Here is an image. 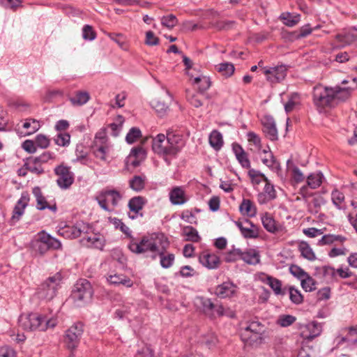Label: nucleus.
<instances>
[{"label": "nucleus", "instance_id": "nucleus-1", "mask_svg": "<svg viewBox=\"0 0 357 357\" xmlns=\"http://www.w3.org/2000/svg\"><path fill=\"white\" fill-rule=\"evenodd\" d=\"M353 86L334 87L316 86L313 91V100L319 107H333L338 103L348 100L352 91L357 88V79H352Z\"/></svg>", "mask_w": 357, "mask_h": 357}, {"label": "nucleus", "instance_id": "nucleus-2", "mask_svg": "<svg viewBox=\"0 0 357 357\" xmlns=\"http://www.w3.org/2000/svg\"><path fill=\"white\" fill-rule=\"evenodd\" d=\"M169 245L167 237L161 233L153 234L144 237L140 242H131L128 248L131 252L136 254L151 252L152 259L157 257L158 252L166 250Z\"/></svg>", "mask_w": 357, "mask_h": 357}, {"label": "nucleus", "instance_id": "nucleus-3", "mask_svg": "<svg viewBox=\"0 0 357 357\" xmlns=\"http://www.w3.org/2000/svg\"><path fill=\"white\" fill-rule=\"evenodd\" d=\"M18 324L24 331H46L54 328L57 324V319L55 317L46 319L38 313H30L22 314L19 317Z\"/></svg>", "mask_w": 357, "mask_h": 357}, {"label": "nucleus", "instance_id": "nucleus-4", "mask_svg": "<svg viewBox=\"0 0 357 357\" xmlns=\"http://www.w3.org/2000/svg\"><path fill=\"white\" fill-rule=\"evenodd\" d=\"M123 196L121 192L115 189L105 188L98 192L95 199L99 206L106 211H112L113 208H109L110 203L113 208L118 206Z\"/></svg>", "mask_w": 357, "mask_h": 357}, {"label": "nucleus", "instance_id": "nucleus-5", "mask_svg": "<svg viewBox=\"0 0 357 357\" xmlns=\"http://www.w3.org/2000/svg\"><path fill=\"white\" fill-rule=\"evenodd\" d=\"M93 294L91 283L86 279H80L74 285L71 296L73 299L81 305L89 302Z\"/></svg>", "mask_w": 357, "mask_h": 357}, {"label": "nucleus", "instance_id": "nucleus-6", "mask_svg": "<svg viewBox=\"0 0 357 357\" xmlns=\"http://www.w3.org/2000/svg\"><path fill=\"white\" fill-rule=\"evenodd\" d=\"M61 280V275L59 273L49 277L39 287L37 292L38 298L47 301L52 300L56 296Z\"/></svg>", "mask_w": 357, "mask_h": 357}, {"label": "nucleus", "instance_id": "nucleus-7", "mask_svg": "<svg viewBox=\"0 0 357 357\" xmlns=\"http://www.w3.org/2000/svg\"><path fill=\"white\" fill-rule=\"evenodd\" d=\"M262 332L263 326L257 321H252L242 330L241 336L243 342L252 344L261 339Z\"/></svg>", "mask_w": 357, "mask_h": 357}, {"label": "nucleus", "instance_id": "nucleus-8", "mask_svg": "<svg viewBox=\"0 0 357 357\" xmlns=\"http://www.w3.org/2000/svg\"><path fill=\"white\" fill-rule=\"evenodd\" d=\"M83 333L82 324L77 323L71 326L65 333L64 343L70 350L75 349Z\"/></svg>", "mask_w": 357, "mask_h": 357}, {"label": "nucleus", "instance_id": "nucleus-9", "mask_svg": "<svg viewBox=\"0 0 357 357\" xmlns=\"http://www.w3.org/2000/svg\"><path fill=\"white\" fill-rule=\"evenodd\" d=\"M197 304L200 306L203 312L209 317H221L226 314L225 310L222 305H215L210 298L198 297Z\"/></svg>", "mask_w": 357, "mask_h": 357}, {"label": "nucleus", "instance_id": "nucleus-10", "mask_svg": "<svg viewBox=\"0 0 357 357\" xmlns=\"http://www.w3.org/2000/svg\"><path fill=\"white\" fill-rule=\"evenodd\" d=\"M93 151L96 158L101 160H106L107 153L109 151V144L106 133L104 131L98 132L95 137Z\"/></svg>", "mask_w": 357, "mask_h": 357}, {"label": "nucleus", "instance_id": "nucleus-11", "mask_svg": "<svg viewBox=\"0 0 357 357\" xmlns=\"http://www.w3.org/2000/svg\"><path fill=\"white\" fill-rule=\"evenodd\" d=\"M54 172L58 176L56 183L61 188L67 189L73 183V174L69 167L59 165L55 168Z\"/></svg>", "mask_w": 357, "mask_h": 357}, {"label": "nucleus", "instance_id": "nucleus-12", "mask_svg": "<svg viewBox=\"0 0 357 357\" xmlns=\"http://www.w3.org/2000/svg\"><path fill=\"white\" fill-rule=\"evenodd\" d=\"M287 66L284 65L263 68V73L266 75L267 81L271 83H278L282 81L287 75Z\"/></svg>", "mask_w": 357, "mask_h": 357}, {"label": "nucleus", "instance_id": "nucleus-13", "mask_svg": "<svg viewBox=\"0 0 357 357\" xmlns=\"http://www.w3.org/2000/svg\"><path fill=\"white\" fill-rule=\"evenodd\" d=\"M235 225L241 231V234L245 238H257L259 236V227L250 220L236 221Z\"/></svg>", "mask_w": 357, "mask_h": 357}, {"label": "nucleus", "instance_id": "nucleus-14", "mask_svg": "<svg viewBox=\"0 0 357 357\" xmlns=\"http://www.w3.org/2000/svg\"><path fill=\"white\" fill-rule=\"evenodd\" d=\"M91 230L88 224L83 222H78L72 227H66L60 233L62 236L66 238H77L88 234V231Z\"/></svg>", "mask_w": 357, "mask_h": 357}, {"label": "nucleus", "instance_id": "nucleus-15", "mask_svg": "<svg viewBox=\"0 0 357 357\" xmlns=\"http://www.w3.org/2000/svg\"><path fill=\"white\" fill-rule=\"evenodd\" d=\"M238 287L231 281H226L218 285L215 289V294L220 298H231L236 296Z\"/></svg>", "mask_w": 357, "mask_h": 357}, {"label": "nucleus", "instance_id": "nucleus-16", "mask_svg": "<svg viewBox=\"0 0 357 357\" xmlns=\"http://www.w3.org/2000/svg\"><path fill=\"white\" fill-rule=\"evenodd\" d=\"M167 137L164 134H158L152 141L153 151L159 155H172Z\"/></svg>", "mask_w": 357, "mask_h": 357}, {"label": "nucleus", "instance_id": "nucleus-17", "mask_svg": "<svg viewBox=\"0 0 357 357\" xmlns=\"http://www.w3.org/2000/svg\"><path fill=\"white\" fill-rule=\"evenodd\" d=\"M84 234V236L81 238L80 243L82 245L87 248H93L96 249H102L104 246V241L101 235L90 232Z\"/></svg>", "mask_w": 357, "mask_h": 357}, {"label": "nucleus", "instance_id": "nucleus-18", "mask_svg": "<svg viewBox=\"0 0 357 357\" xmlns=\"http://www.w3.org/2000/svg\"><path fill=\"white\" fill-rule=\"evenodd\" d=\"M29 202V196L27 192H23L20 199L17 201L14 207L13 215L10 218L11 225H15L21 218L24 213V209Z\"/></svg>", "mask_w": 357, "mask_h": 357}, {"label": "nucleus", "instance_id": "nucleus-19", "mask_svg": "<svg viewBox=\"0 0 357 357\" xmlns=\"http://www.w3.org/2000/svg\"><path fill=\"white\" fill-rule=\"evenodd\" d=\"M324 175L321 172L312 173L307 177V185L303 186L300 189V193L304 197L309 195L307 192V187L311 189H316L319 188L323 182Z\"/></svg>", "mask_w": 357, "mask_h": 357}, {"label": "nucleus", "instance_id": "nucleus-20", "mask_svg": "<svg viewBox=\"0 0 357 357\" xmlns=\"http://www.w3.org/2000/svg\"><path fill=\"white\" fill-rule=\"evenodd\" d=\"M261 220L264 229L271 234H276L283 231V227L277 222L274 218L268 213L261 214Z\"/></svg>", "mask_w": 357, "mask_h": 357}, {"label": "nucleus", "instance_id": "nucleus-21", "mask_svg": "<svg viewBox=\"0 0 357 357\" xmlns=\"http://www.w3.org/2000/svg\"><path fill=\"white\" fill-rule=\"evenodd\" d=\"M199 261L204 266L209 269L218 268L220 263V258L208 250H204L200 253Z\"/></svg>", "mask_w": 357, "mask_h": 357}, {"label": "nucleus", "instance_id": "nucleus-22", "mask_svg": "<svg viewBox=\"0 0 357 357\" xmlns=\"http://www.w3.org/2000/svg\"><path fill=\"white\" fill-rule=\"evenodd\" d=\"M261 123L266 136L272 141L278 139V130L276 128L275 123L273 117L270 116H265L262 119Z\"/></svg>", "mask_w": 357, "mask_h": 357}, {"label": "nucleus", "instance_id": "nucleus-23", "mask_svg": "<svg viewBox=\"0 0 357 357\" xmlns=\"http://www.w3.org/2000/svg\"><path fill=\"white\" fill-rule=\"evenodd\" d=\"M145 156L146 151L142 147L133 148L126 159V165L137 167L145 158Z\"/></svg>", "mask_w": 357, "mask_h": 357}, {"label": "nucleus", "instance_id": "nucleus-24", "mask_svg": "<svg viewBox=\"0 0 357 357\" xmlns=\"http://www.w3.org/2000/svg\"><path fill=\"white\" fill-rule=\"evenodd\" d=\"M165 137H167L172 155H176L183 144L182 135L174 132H169Z\"/></svg>", "mask_w": 357, "mask_h": 357}, {"label": "nucleus", "instance_id": "nucleus-25", "mask_svg": "<svg viewBox=\"0 0 357 357\" xmlns=\"http://www.w3.org/2000/svg\"><path fill=\"white\" fill-rule=\"evenodd\" d=\"M169 201L173 205H183L188 199L184 189L181 186L174 187L169 192Z\"/></svg>", "mask_w": 357, "mask_h": 357}, {"label": "nucleus", "instance_id": "nucleus-26", "mask_svg": "<svg viewBox=\"0 0 357 357\" xmlns=\"http://www.w3.org/2000/svg\"><path fill=\"white\" fill-rule=\"evenodd\" d=\"M46 233L43 231L38 234L37 239L31 243V246L36 252L43 255L49 250L48 241L47 240Z\"/></svg>", "mask_w": 357, "mask_h": 357}, {"label": "nucleus", "instance_id": "nucleus-27", "mask_svg": "<svg viewBox=\"0 0 357 357\" xmlns=\"http://www.w3.org/2000/svg\"><path fill=\"white\" fill-rule=\"evenodd\" d=\"M322 327L321 324L317 322H312L308 324L305 329L302 331L301 335L304 339L312 340L319 336L321 333Z\"/></svg>", "mask_w": 357, "mask_h": 357}, {"label": "nucleus", "instance_id": "nucleus-28", "mask_svg": "<svg viewBox=\"0 0 357 357\" xmlns=\"http://www.w3.org/2000/svg\"><path fill=\"white\" fill-rule=\"evenodd\" d=\"M241 258L245 263L250 265H256L260 261L259 252L254 248H248L240 252Z\"/></svg>", "mask_w": 357, "mask_h": 357}, {"label": "nucleus", "instance_id": "nucleus-29", "mask_svg": "<svg viewBox=\"0 0 357 357\" xmlns=\"http://www.w3.org/2000/svg\"><path fill=\"white\" fill-rule=\"evenodd\" d=\"M239 211L243 215L255 217L257 215V209L253 202L248 199H243L239 206Z\"/></svg>", "mask_w": 357, "mask_h": 357}, {"label": "nucleus", "instance_id": "nucleus-30", "mask_svg": "<svg viewBox=\"0 0 357 357\" xmlns=\"http://www.w3.org/2000/svg\"><path fill=\"white\" fill-rule=\"evenodd\" d=\"M107 280L111 284H122L127 287H131L133 285L132 280L123 274H110L107 276Z\"/></svg>", "mask_w": 357, "mask_h": 357}, {"label": "nucleus", "instance_id": "nucleus-31", "mask_svg": "<svg viewBox=\"0 0 357 357\" xmlns=\"http://www.w3.org/2000/svg\"><path fill=\"white\" fill-rule=\"evenodd\" d=\"M287 171L290 172L292 179L296 183H301L304 181L305 176L301 170L294 165L291 160H288L287 162Z\"/></svg>", "mask_w": 357, "mask_h": 357}, {"label": "nucleus", "instance_id": "nucleus-32", "mask_svg": "<svg viewBox=\"0 0 357 357\" xmlns=\"http://www.w3.org/2000/svg\"><path fill=\"white\" fill-rule=\"evenodd\" d=\"M181 235L187 241L199 242L201 239L197 230L191 226H185L182 228Z\"/></svg>", "mask_w": 357, "mask_h": 357}, {"label": "nucleus", "instance_id": "nucleus-33", "mask_svg": "<svg viewBox=\"0 0 357 357\" xmlns=\"http://www.w3.org/2000/svg\"><path fill=\"white\" fill-rule=\"evenodd\" d=\"M335 38L337 41L340 43V47H344L351 44L357 39V33L350 31L344 33L337 34Z\"/></svg>", "mask_w": 357, "mask_h": 357}, {"label": "nucleus", "instance_id": "nucleus-34", "mask_svg": "<svg viewBox=\"0 0 357 357\" xmlns=\"http://www.w3.org/2000/svg\"><path fill=\"white\" fill-rule=\"evenodd\" d=\"M167 100H154L152 101V106L155 109V111L160 114H162L167 111L169 109V103L172 101V96H170L169 91H167Z\"/></svg>", "mask_w": 357, "mask_h": 357}, {"label": "nucleus", "instance_id": "nucleus-35", "mask_svg": "<svg viewBox=\"0 0 357 357\" xmlns=\"http://www.w3.org/2000/svg\"><path fill=\"white\" fill-rule=\"evenodd\" d=\"M298 250L303 258L309 261H314L316 259L315 253L307 242H300L298 244Z\"/></svg>", "mask_w": 357, "mask_h": 357}, {"label": "nucleus", "instance_id": "nucleus-36", "mask_svg": "<svg viewBox=\"0 0 357 357\" xmlns=\"http://www.w3.org/2000/svg\"><path fill=\"white\" fill-rule=\"evenodd\" d=\"M33 193L36 199L38 209L44 210L48 208L51 210H56V206H49L47 205L45 198L43 196L40 189L38 187H36L33 189Z\"/></svg>", "mask_w": 357, "mask_h": 357}, {"label": "nucleus", "instance_id": "nucleus-37", "mask_svg": "<svg viewBox=\"0 0 357 357\" xmlns=\"http://www.w3.org/2000/svg\"><path fill=\"white\" fill-rule=\"evenodd\" d=\"M90 99L89 93L86 91H77L70 98V101L74 106H81L86 104Z\"/></svg>", "mask_w": 357, "mask_h": 357}, {"label": "nucleus", "instance_id": "nucleus-38", "mask_svg": "<svg viewBox=\"0 0 357 357\" xmlns=\"http://www.w3.org/2000/svg\"><path fill=\"white\" fill-rule=\"evenodd\" d=\"M280 18L286 26L292 27L300 22L301 15L299 14L284 13Z\"/></svg>", "mask_w": 357, "mask_h": 357}, {"label": "nucleus", "instance_id": "nucleus-39", "mask_svg": "<svg viewBox=\"0 0 357 357\" xmlns=\"http://www.w3.org/2000/svg\"><path fill=\"white\" fill-rule=\"evenodd\" d=\"M209 144L215 150H220L223 145L222 134L216 130H213L209 135Z\"/></svg>", "mask_w": 357, "mask_h": 357}, {"label": "nucleus", "instance_id": "nucleus-40", "mask_svg": "<svg viewBox=\"0 0 357 357\" xmlns=\"http://www.w3.org/2000/svg\"><path fill=\"white\" fill-rule=\"evenodd\" d=\"M145 204L144 199L140 196L135 197L128 202V208L130 211L138 213Z\"/></svg>", "mask_w": 357, "mask_h": 357}, {"label": "nucleus", "instance_id": "nucleus-41", "mask_svg": "<svg viewBox=\"0 0 357 357\" xmlns=\"http://www.w3.org/2000/svg\"><path fill=\"white\" fill-rule=\"evenodd\" d=\"M157 256L160 258V265L164 268H168L171 267L174 261V255L172 253L166 254V250L162 252H158Z\"/></svg>", "mask_w": 357, "mask_h": 357}, {"label": "nucleus", "instance_id": "nucleus-42", "mask_svg": "<svg viewBox=\"0 0 357 357\" xmlns=\"http://www.w3.org/2000/svg\"><path fill=\"white\" fill-rule=\"evenodd\" d=\"M215 69L222 76H225L226 77L231 76L234 74L235 70L234 65L229 62H224L219 63L215 66Z\"/></svg>", "mask_w": 357, "mask_h": 357}, {"label": "nucleus", "instance_id": "nucleus-43", "mask_svg": "<svg viewBox=\"0 0 357 357\" xmlns=\"http://www.w3.org/2000/svg\"><path fill=\"white\" fill-rule=\"evenodd\" d=\"M193 84H197L200 92L203 93L211 86V81L209 77L204 75H198L195 77Z\"/></svg>", "mask_w": 357, "mask_h": 357}, {"label": "nucleus", "instance_id": "nucleus-44", "mask_svg": "<svg viewBox=\"0 0 357 357\" xmlns=\"http://www.w3.org/2000/svg\"><path fill=\"white\" fill-rule=\"evenodd\" d=\"M23 128L27 130L26 135H30L35 133L40 128V122L34 119H28L23 123Z\"/></svg>", "mask_w": 357, "mask_h": 357}, {"label": "nucleus", "instance_id": "nucleus-45", "mask_svg": "<svg viewBox=\"0 0 357 357\" xmlns=\"http://www.w3.org/2000/svg\"><path fill=\"white\" fill-rule=\"evenodd\" d=\"M321 271L323 277L327 282L337 281V271L333 267L325 266L321 268Z\"/></svg>", "mask_w": 357, "mask_h": 357}, {"label": "nucleus", "instance_id": "nucleus-46", "mask_svg": "<svg viewBox=\"0 0 357 357\" xmlns=\"http://www.w3.org/2000/svg\"><path fill=\"white\" fill-rule=\"evenodd\" d=\"M129 186L135 191L142 190L145 186V176H135L129 181Z\"/></svg>", "mask_w": 357, "mask_h": 357}, {"label": "nucleus", "instance_id": "nucleus-47", "mask_svg": "<svg viewBox=\"0 0 357 357\" xmlns=\"http://www.w3.org/2000/svg\"><path fill=\"white\" fill-rule=\"evenodd\" d=\"M40 165L37 160H35L34 158H29L24 163V167L29 172L40 174L43 172Z\"/></svg>", "mask_w": 357, "mask_h": 357}, {"label": "nucleus", "instance_id": "nucleus-48", "mask_svg": "<svg viewBox=\"0 0 357 357\" xmlns=\"http://www.w3.org/2000/svg\"><path fill=\"white\" fill-rule=\"evenodd\" d=\"M199 342L211 349L215 347L218 342L217 337L213 333H208L201 336Z\"/></svg>", "mask_w": 357, "mask_h": 357}, {"label": "nucleus", "instance_id": "nucleus-49", "mask_svg": "<svg viewBox=\"0 0 357 357\" xmlns=\"http://www.w3.org/2000/svg\"><path fill=\"white\" fill-rule=\"evenodd\" d=\"M333 203L338 209L344 208V195L338 190H334L331 193Z\"/></svg>", "mask_w": 357, "mask_h": 357}, {"label": "nucleus", "instance_id": "nucleus-50", "mask_svg": "<svg viewBox=\"0 0 357 357\" xmlns=\"http://www.w3.org/2000/svg\"><path fill=\"white\" fill-rule=\"evenodd\" d=\"M341 342H347L348 345H353L357 342V326L349 329L348 333L341 340Z\"/></svg>", "mask_w": 357, "mask_h": 357}, {"label": "nucleus", "instance_id": "nucleus-51", "mask_svg": "<svg viewBox=\"0 0 357 357\" xmlns=\"http://www.w3.org/2000/svg\"><path fill=\"white\" fill-rule=\"evenodd\" d=\"M296 321V317L291 314H282L278 317L277 324L281 327H288Z\"/></svg>", "mask_w": 357, "mask_h": 357}, {"label": "nucleus", "instance_id": "nucleus-52", "mask_svg": "<svg viewBox=\"0 0 357 357\" xmlns=\"http://www.w3.org/2000/svg\"><path fill=\"white\" fill-rule=\"evenodd\" d=\"M267 285L272 289L275 295L284 294V291L282 289V282L280 280L272 277Z\"/></svg>", "mask_w": 357, "mask_h": 357}, {"label": "nucleus", "instance_id": "nucleus-53", "mask_svg": "<svg viewBox=\"0 0 357 357\" xmlns=\"http://www.w3.org/2000/svg\"><path fill=\"white\" fill-rule=\"evenodd\" d=\"M178 23V20L176 17L172 14L167 15L166 16H163L161 18V24L162 26L172 29L174 28Z\"/></svg>", "mask_w": 357, "mask_h": 357}, {"label": "nucleus", "instance_id": "nucleus-54", "mask_svg": "<svg viewBox=\"0 0 357 357\" xmlns=\"http://www.w3.org/2000/svg\"><path fill=\"white\" fill-rule=\"evenodd\" d=\"M70 135L67 132L59 133L54 139L55 144L60 146H66L70 144Z\"/></svg>", "mask_w": 357, "mask_h": 357}, {"label": "nucleus", "instance_id": "nucleus-55", "mask_svg": "<svg viewBox=\"0 0 357 357\" xmlns=\"http://www.w3.org/2000/svg\"><path fill=\"white\" fill-rule=\"evenodd\" d=\"M187 99L188 102L195 107H199L202 105V99L200 94L187 92Z\"/></svg>", "mask_w": 357, "mask_h": 357}, {"label": "nucleus", "instance_id": "nucleus-56", "mask_svg": "<svg viewBox=\"0 0 357 357\" xmlns=\"http://www.w3.org/2000/svg\"><path fill=\"white\" fill-rule=\"evenodd\" d=\"M141 137V131L137 128H132L126 137V140L128 144H132Z\"/></svg>", "mask_w": 357, "mask_h": 357}, {"label": "nucleus", "instance_id": "nucleus-57", "mask_svg": "<svg viewBox=\"0 0 357 357\" xmlns=\"http://www.w3.org/2000/svg\"><path fill=\"white\" fill-rule=\"evenodd\" d=\"M301 282L303 289L306 291H312L315 289L314 280L308 274L301 280Z\"/></svg>", "mask_w": 357, "mask_h": 357}, {"label": "nucleus", "instance_id": "nucleus-58", "mask_svg": "<svg viewBox=\"0 0 357 357\" xmlns=\"http://www.w3.org/2000/svg\"><path fill=\"white\" fill-rule=\"evenodd\" d=\"M289 298L295 304H300L303 302V298L301 292L294 287H290Z\"/></svg>", "mask_w": 357, "mask_h": 357}, {"label": "nucleus", "instance_id": "nucleus-59", "mask_svg": "<svg viewBox=\"0 0 357 357\" xmlns=\"http://www.w3.org/2000/svg\"><path fill=\"white\" fill-rule=\"evenodd\" d=\"M299 104V96L297 93L291 96L289 101L285 104L284 109L287 112L292 111Z\"/></svg>", "mask_w": 357, "mask_h": 357}, {"label": "nucleus", "instance_id": "nucleus-60", "mask_svg": "<svg viewBox=\"0 0 357 357\" xmlns=\"http://www.w3.org/2000/svg\"><path fill=\"white\" fill-rule=\"evenodd\" d=\"M289 272L300 280L304 277H307V274L303 268L295 264L290 266Z\"/></svg>", "mask_w": 357, "mask_h": 357}, {"label": "nucleus", "instance_id": "nucleus-61", "mask_svg": "<svg viewBox=\"0 0 357 357\" xmlns=\"http://www.w3.org/2000/svg\"><path fill=\"white\" fill-rule=\"evenodd\" d=\"M240 252H242V250L239 248L232 249L226 255L225 261L227 262H231L241 259V255Z\"/></svg>", "mask_w": 357, "mask_h": 357}, {"label": "nucleus", "instance_id": "nucleus-62", "mask_svg": "<svg viewBox=\"0 0 357 357\" xmlns=\"http://www.w3.org/2000/svg\"><path fill=\"white\" fill-rule=\"evenodd\" d=\"M50 139L45 135L39 134L36 137L35 143L41 149H46L50 145Z\"/></svg>", "mask_w": 357, "mask_h": 357}, {"label": "nucleus", "instance_id": "nucleus-63", "mask_svg": "<svg viewBox=\"0 0 357 357\" xmlns=\"http://www.w3.org/2000/svg\"><path fill=\"white\" fill-rule=\"evenodd\" d=\"M109 221L111 224H112L115 228H119L120 230L124 234H128L129 231V228L123 224V222L116 218H109Z\"/></svg>", "mask_w": 357, "mask_h": 357}, {"label": "nucleus", "instance_id": "nucleus-64", "mask_svg": "<svg viewBox=\"0 0 357 357\" xmlns=\"http://www.w3.org/2000/svg\"><path fill=\"white\" fill-rule=\"evenodd\" d=\"M181 218L188 223L195 225L197 224V220L195 215L192 211L189 210L183 211L181 215Z\"/></svg>", "mask_w": 357, "mask_h": 357}]
</instances>
